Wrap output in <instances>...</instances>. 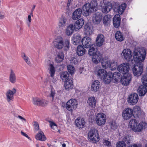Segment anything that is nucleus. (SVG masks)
Masks as SVG:
<instances>
[{"mask_svg": "<svg viewBox=\"0 0 147 147\" xmlns=\"http://www.w3.org/2000/svg\"><path fill=\"white\" fill-rule=\"evenodd\" d=\"M138 91L139 95L140 96H144L147 92V86L141 85L138 88Z\"/></svg>", "mask_w": 147, "mask_h": 147, "instance_id": "obj_31", "label": "nucleus"}, {"mask_svg": "<svg viewBox=\"0 0 147 147\" xmlns=\"http://www.w3.org/2000/svg\"><path fill=\"white\" fill-rule=\"evenodd\" d=\"M82 42L84 47L86 48H88L94 45L92 43L91 38L88 37H84L82 39Z\"/></svg>", "mask_w": 147, "mask_h": 147, "instance_id": "obj_19", "label": "nucleus"}, {"mask_svg": "<svg viewBox=\"0 0 147 147\" xmlns=\"http://www.w3.org/2000/svg\"><path fill=\"white\" fill-rule=\"evenodd\" d=\"M64 58V55L63 52H60L58 53L56 55L55 61L57 63L62 61Z\"/></svg>", "mask_w": 147, "mask_h": 147, "instance_id": "obj_33", "label": "nucleus"}, {"mask_svg": "<svg viewBox=\"0 0 147 147\" xmlns=\"http://www.w3.org/2000/svg\"><path fill=\"white\" fill-rule=\"evenodd\" d=\"M86 51V50L82 45H80L78 46L76 52L78 56L83 55L85 53Z\"/></svg>", "mask_w": 147, "mask_h": 147, "instance_id": "obj_34", "label": "nucleus"}, {"mask_svg": "<svg viewBox=\"0 0 147 147\" xmlns=\"http://www.w3.org/2000/svg\"><path fill=\"white\" fill-rule=\"evenodd\" d=\"M129 147H141V145L140 144H134L130 146H129Z\"/></svg>", "mask_w": 147, "mask_h": 147, "instance_id": "obj_59", "label": "nucleus"}, {"mask_svg": "<svg viewBox=\"0 0 147 147\" xmlns=\"http://www.w3.org/2000/svg\"><path fill=\"white\" fill-rule=\"evenodd\" d=\"M67 69L69 73L71 75L73 74L75 72L74 67L70 65L67 66Z\"/></svg>", "mask_w": 147, "mask_h": 147, "instance_id": "obj_49", "label": "nucleus"}, {"mask_svg": "<svg viewBox=\"0 0 147 147\" xmlns=\"http://www.w3.org/2000/svg\"><path fill=\"white\" fill-rule=\"evenodd\" d=\"M21 56L24 60L26 62V63L29 65H31V63L30 61L29 58L24 53L22 54Z\"/></svg>", "mask_w": 147, "mask_h": 147, "instance_id": "obj_45", "label": "nucleus"}, {"mask_svg": "<svg viewBox=\"0 0 147 147\" xmlns=\"http://www.w3.org/2000/svg\"><path fill=\"white\" fill-rule=\"evenodd\" d=\"M49 73L51 74V76L53 77L55 74V68L53 64H49Z\"/></svg>", "mask_w": 147, "mask_h": 147, "instance_id": "obj_44", "label": "nucleus"}, {"mask_svg": "<svg viewBox=\"0 0 147 147\" xmlns=\"http://www.w3.org/2000/svg\"><path fill=\"white\" fill-rule=\"evenodd\" d=\"M116 147H126V145L122 142H119L116 144Z\"/></svg>", "mask_w": 147, "mask_h": 147, "instance_id": "obj_55", "label": "nucleus"}, {"mask_svg": "<svg viewBox=\"0 0 147 147\" xmlns=\"http://www.w3.org/2000/svg\"><path fill=\"white\" fill-rule=\"evenodd\" d=\"M72 1H70V0H68V3L67 5V7H69V6H70L71 2H72Z\"/></svg>", "mask_w": 147, "mask_h": 147, "instance_id": "obj_63", "label": "nucleus"}, {"mask_svg": "<svg viewBox=\"0 0 147 147\" xmlns=\"http://www.w3.org/2000/svg\"><path fill=\"white\" fill-rule=\"evenodd\" d=\"M117 69L121 73L124 74H127L129 69V64L127 63H123L119 66Z\"/></svg>", "mask_w": 147, "mask_h": 147, "instance_id": "obj_12", "label": "nucleus"}, {"mask_svg": "<svg viewBox=\"0 0 147 147\" xmlns=\"http://www.w3.org/2000/svg\"><path fill=\"white\" fill-rule=\"evenodd\" d=\"M5 17L4 14L0 12V20L3 19Z\"/></svg>", "mask_w": 147, "mask_h": 147, "instance_id": "obj_62", "label": "nucleus"}, {"mask_svg": "<svg viewBox=\"0 0 147 147\" xmlns=\"http://www.w3.org/2000/svg\"><path fill=\"white\" fill-rule=\"evenodd\" d=\"M73 87V79L72 78H69L65 82V88L67 90H69L72 89Z\"/></svg>", "mask_w": 147, "mask_h": 147, "instance_id": "obj_21", "label": "nucleus"}, {"mask_svg": "<svg viewBox=\"0 0 147 147\" xmlns=\"http://www.w3.org/2000/svg\"><path fill=\"white\" fill-rule=\"evenodd\" d=\"M100 86L99 81L98 80H96L93 82L91 90L92 91L96 92L99 89Z\"/></svg>", "mask_w": 147, "mask_h": 147, "instance_id": "obj_28", "label": "nucleus"}, {"mask_svg": "<svg viewBox=\"0 0 147 147\" xmlns=\"http://www.w3.org/2000/svg\"><path fill=\"white\" fill-rule=\"evenodd\" d=\"M88 54L92 56V61L96 64H98L100 61L102 57V54L99 51H97L96 46L95 45H92L90 47Z\"/></svg>", "mask_w": 147, "mask_h": 147, "instance_id": "obj_2", "label": "nucleus"}, {"mask_svg": "<svg viewBox=\"0 0 147 147\" xmlns=\"http://www.w3.org/2000/svg\"><path fill=\"white\" fill-rule=\"evenodd\" d=\"M141 123H142L143 126V128L144 127V128H147V123L145 122H141Z\"/></svg>", "mask_w": 147, "mask_h": 147, "instance_id": "obj_61", "label": "nucleus"}, {"mask_svg": "<svg viewBox=\"0 0 147 147\" xmlns=\"http://www.w3.org/2000/svg\"><path fill=\"white\" fill-rule=\"evenodd\" d=\"M35 138L38 140L45 141L46 140V138L43 133L42 131H40L36 136Z\"/></svg>", "mask_w": 147, "mask_h": 147, "instance_id": "obj_37", "label": "nucleus"}, {"mask_svg": "<svg viewBox=\"0 0 147 147\" xmlns=\"http://www.w3.org/2000/svg\"><path fill=\"white\" fill-rule=\"evenodd\" d=\"M70 63L72 64L76 65L78 63V61L76 58L75 57L72 58L70 60Z\"/></svg>", "mask_w": 147, "mask_h": 147, "instance_id": "obj_56", "label": "nucleus"}, {"mask_svg": "<svg viewBox=\"0 0 147 147\" xmlns=\"http://www.w3.org/2000/svg\"><path fill=\"white\" fill-rule=\"evenodd\" d=\"M111 17L110 15H107L105 16L103 19V23L106 26H108L110 22Z\"/></svg>", "mask_w": 147, "mask_h": 147, "instance_id": "obj_42", "label": "nucleus"}, {"mask_svg": "<svg viewBox=\"0 0 147 147\" xmlns=\"http://www.w3.org/2000/svg\"><path fill=\"white\" fill-rule=\"evenodd\" d=\"M142 80L143 85L147 86V74L143 75L142 78Z\"/></svg>", "mask_w": 147, "mask_h": 147, "instance_id": "obj_51", "label": "nucleus"}, {"mask_svg": "<svg viewBox=\"0 0 147 147\" xmlns=\"http://www.w3.org/2000/svg\"><path fill=\"white\" fill-rule=\"evenodd\" d=\"M139 98L138 95L134 93L130 94L128 98V101L130 105H135L138 102Z\"/></svg>", "mask_w": 147, "mask_h": 147, "instance_id": "obj_16", "label": "nucleus"}, {"mask_svg": "<svg viewBox=\"0 0 147 147\" xmlns=\"http://www.w3.org/2000/svg\"><path fill=\"white\" fill-rule=\"evenodd\" d=\"M55 94V90H51L49 97L51 98V100L52 101L54 100Z\"/></svg>", "mask_w": 147, "mask_h": 147, "instance_id": "obj_53", "label": "nucleus"}, {"mask_svg": "<svg viewBox=\"0 0 147 147\" xmlns=\"http://www.w3.org/2000/svg\"><path fill=\"white\" fill-rule=\"evenodd\" d=\"M126 7L125 3L121 4L117 7V10L119 14H121L123 12Z\"/></svg>", "mask_w": 147, "mask_h": 147, "instance_id": "obj_39", "label": "nucleus"}, {"mask_svg": "<svg viewBox=\"0 0 147 147\" xmlns=\"http://www.w3.org/2000/svg\"><path fill=\"white\" fill-rule=\"evenodd\" d=\"M107 71L104 69H98L97 71L96 75L101 80L104 78L105 75L107 74Z\"/></svg>", "mask_w": 147, "mask_h": 147, "instance_id": "obj_30", "label": "nucleus"}, {"mask_svg": "<svg viewBox=\"0 0 147 147\" xmlns=\"http://www.w3.org/2000/svg\"><path fill=\"white\" fill-rule=\"evenodd\" d=\"M98 5L96 0H93L90 3H88L85 4L83 7V10L84 11V15L88 16L89 14L94 11V9L96 10V7Z\"/></svg>", "mask_w": 147, "mask_h": 147, "instance_id": "obj_4", "label": "nucleus"}, {"mask_svg": "<svg viewBox=\"0 0 147 147\" xmlns=\"http://www.w3.org/2000/svg\"><path fill=\"white\" fill-rule=\"evenodd\" d=\"M111 129H115L117 128V123L114 121L111 122L110 125Z\"/></svg>", "mask_w": 147, "mask_h": 147, "instance_id": "obj_52", "label": "nucleus"}, {"mask_svg": "<svg viewBox=\"0 0 147 147\" xmlns=\"http://www.w3.org/2000/svg\"><path fill=\"white\" fill-rule=\"evenodd\" d=\"M122 77L121 74L118 72H115L113 74V78L116 82H118L119 80L121 81Z\"/></svg>", "mask_w": 147, "mask_h": 147, "instance_id": "obj_41", "label": "nucleus"}, {"mask_svg": "<svg viewBox=\"0 0 147 147\" xmlns=\"http://www.w3.org/2000/svg\"><path fill=\"white\" fill-rule=\"evenodd\" d=\"M75 28L73 24H70L68 26L66 29V33L67 35L69 36L71 35L73 32Z\"/></svg>", "mask_w": 147, "mask_h": 147, "instance_id": "obj_36", "label": "nucleus"}, {"mask_svg": "<svg viewBox=\"0 0 147 147\" xmlns=\"http://www.w3.org/2000/svg\"><path fill=\"white\" fill-rule=\"evenodd\" d=\"M129 125L132 130L135 132H139L143 129L142 123H140L137 125V121L135 119H131L129 122Z\"/></svg>", "mask_w": 147, "mask_h": 147, "instance_id": "obj_6", "label": "nucleus"}, {"mask_svg": "<svg viewBox=\"0 0 147 147\" xmlns=\"http://www.w3.org/2000/svg\"><path fill=\"white\" fill-rule=\"evenodd\" d=\"M54 46L58 49H61L63 47L65 50H67L69 47V41L68 39L65 40L64 42L63 38L58 37L55 38L53 42Z\"/></svg>", "mask_w": 147, "mask_h": 147, "instance_id": "obj_3", "label": "nucleus"}, {"mask_svg": "<svg viewBox=\"0 0 147 147\" xmlns=\"http://www.w3.org/2000/svg\"><path fill=\"white\" fill-rule=\"evenodd\" d=\"M104 78L102 80L104 81L105 83L109 84L111 81L113 79V73L109 71L105 75Z\"/></svg>", "mask_w": 147, "mask_h": 147, "instance_id": "obj_27", "label": "nucleus"}, {"mask_svg": "<svg viewBox=\"0 0 147 147\" xmlns=\"http://www.w3.org/2000/svg\"><path fill=\"white\" fill-rule=\"evenodd\" d=\"M16 90L13 88L12 90H9L6 92L5 95L7 101L9 102L13 101L14 99V95L16 93Z\"/></svg>", "mask_w": 147, "mask_h": 147, "instance_id": "obj_13", "label": "nucleus"}, {"mask_svg": "<svg viewBox=\"0 0 147 147\" xmlns=\"http://www.w3.org/2000/svg\"><path fill=\"white\" fill-rule=\"evenodd\" d=\"M105 1L101 2V6L102 7V11L103 13H107L112 8V5L110 3H107L104 2Z\"/></svg>", "mask_w": 147, "mask_h": 147, "instance_id": "obj_14", "label": "nucleus"}, {"mask_svg": "<svg viewBox=\"0 0 147 147\" xmlns=\"http://www.w3.org/2000/svg\"><path fill=\"white\" fill-rule=\"evenodd\" d=\"M84 32L87 35H90L92 34L93 28L92 26L89 24H86L84 26Z\"/></svg>", "mask_w": 147, "mask_h": 147, "instance_id": "obj_32", "label": "nucleus"}, {"mask_svg": "<svg viewBox=\"0 0 147 147\" xmlns=\"http://www.w3.org/2000/svg\"><path fill=\"white\" fill-rule=\"evenodd\" d=\"M84 21L82 18L78 19L75 23L74 27L75 30H77L80 29L82 27L84 24Z\"/></svg>", "mask_w": 147, "mask_h": 147, "instance_id": "obj_23", "label": "nucleus"}, {"mask_svg": "<svg viewBox=\"0 0 147 147\" xmlns=\"http://www.w3.org/2000/svg\"><path fill=\"white\" fill-rule=\"evenodd\" d=\"M67 19L64 17H62L60 19L58 23V26L59 27H63L66 24Z\"/></svg>", "mask_w": 147, "mask_h": 147, "instance_id": "obj_40", "label": "nucleus"}, {"mask_svg": "<svg viewBox=\"0 0 147 147\" xmlns=\"http://www.w3.org/2000/svg\"><path fill=\"white\" fill-rule=\"evenodd\" d=\"M133 110L130 108H125L122 112V116L123 119L127 120L131 118L133 115Z\"/></svg>", "mask_w": 147, "mask_h": 147, "instance_id": "obj_11", "label": "nucleus"}, {"mask_svg": "<svg viewBox=\"0 0 147 147\" xmlns=\"http://www.w3.org/2000/svg\"><path fill=\"white\" fill-rule=\"evenodd\" d=\"M50 123V125L51 128L55 131H56L57 130V126L53 122L49 121Z\"/></svg>", "mask_w": 147, "mask_h": 147, "instance_id": "obj_50", "label": "nucleus"}, {"mask_svg": "<svg viewBox=\"0 0 147 147\" xmlns=\"http://www.w3.org/2000/svg\"><path fill=\"white\" fill-rule=\"evenodd\" d=\"M34 125L35 126V129L38 130L39 129V125L38 124V123L34 121Z\"/></svg>", "mask_w": 147, "mask_h": 147, "instance_id": "obj_58", "label": "nucleus"}, {"mask_svg": "<svg viewBox=\"0 0 147 147\" xmlns=\"http://www.w3.org/2000/svg\"><path fill=\"white\" fill-rule=\"evenodd\" d=\"M133 115L135 118L141 117L142 112L140 108L138 106H135L133 109Z\"/></svg>", "mask_w": 147, "mask_h": 147, "instance_id": "obj_24", "label": "nucleus"}, {"mask_svg": "<svg viewBox=\"0 0 147 147\" xmlns=\"http://www.w3.org/2000/svg\"><path fill=\"white\" fill-rule=\"evenodd\" d=\"M115 36L116 40L119 41H123L124 39L122 33L119 31L116 32Z\"/></svg>", "mask_w": 147, "mask_h": 147, "instance_id": "obj_38", "label": "nucleus"}, {"mask_svg": "<svg viewBox=\"0 0 147 147\" xmlns=\"http://www.w3.org/2000/svg\"><path fill=\"white\" fill-rule=\"evenodd\" d=\"M18 117L20 119H22L25 121H26V119L25 118L20 115H18Z\"/></svg>", "mask_w": 147, "mask_h": 147, "instance_id": "obj_64", "label": "nucleus"}, {"mask_svg": "<svg viewBox=\"0 0 147 147\" xmlns=\"http://www.w3.org/2000/svg\"><path fill=\"white\" fill-rule=\"evenodd\" d=\"M21 134L23 136H25L28 139L30 140V138L28 136V135L26 134L23 132L22 131H21Z\"/></svg>", "mask_w": 147, "mask_h": 147, "instance_id": "obj_60", "label": "nucleus"}, {"mask_svg": "<svg viewBox=\"0 0 147 147\" xmlns=\"http://www.w3.org/2000/svg\"><path fill=\"white\" fill-rule=\"evenodd\" d=\"M132 68L133 73L135 76H139L142 73L143 70V64L137 63Z\"/></svg>", "mask_w": 147, "mask_h": 147, "instance_id": "obj_7", "label": "nucleus"}, {"mask_svg": "<svg viewBox=\"0 0 147 147\" xmlns=\"http://www.w3.org/2000/svg\"><path fill=\"white\" fill-rule=\"evenodd\" d=\"M78 103L76 100L72 98L69 100L66 103L65 106L67 109L69 111H72L77 107Z\"/></svg>", "mask_w": 147, "mask_h": 147, "instance_id": "obj_8", "label": "nucleus"}, {"mask_svg": "<svg viewBox=\"0 0 147 147\" xmlns=\"http://www.w3.org/2000/svg\"><path fill=\"white\" fill-rule=\"evenodd\" d=\"M16 76L15 72L13 69H11L9 76V82L12 84H14L16 82Z\"/></svg>", "mask_w": 147, "mask_h": 147, "instance_id": "obj_25", "label": "nucleus"}, {"mask_svg": "<svg viewBox=\"0 0 147 147\" xmlns=\"http://www.w3.org/2000/svg\"><path fill=\"white\" fill-rule=\"evenodd\" d=\"M117 64L116 61H112L110 62V68H109L111 70H114L117 68Z\"/></svg>", "mask_w": 147, "mask_h": 147, "instance_id": "obj_47", "label": "nucleus"}, {"mask_svg": "<svg viewBox=\"0 0 147 147\" xmlns=\"http://www.w3.org/2000/svg\"><path fill=\"white\" fill-rule=\"evenodd\" d=\"M96 120L98 125H103L105 124L106 121L105 115L103 113H98L96 115Z\"/></svg>", "mask_w": 147, "mask_h": 147, "instance_id": "obj_9", "label": "nucleus"}, {"mask_svg": "<svg viewBox=\"0 0 147 147\" xmlns=\"http://www.w3.org/2000/svg\"><path fill=\"white\" fill-rule=\"evenodd\" d=\"M131 137H129V136H126L123 138V141H120L122 142V143L125 144V145L129 143L130 142Z\"/></svg>", "mask_w": 147, "mask_h": 147, "instance_id": "obj_48", "label": "nucleus"}, {"mask_svg": "<svg viewBox=\"0 0 147 147\" xmlns=\"http://www.w3.org/2000/svg\"><path fill=\"white\" fill-rule=\"evenodd\" d=\"M121 55L124 59L129 61L131 59L132 54L131 50L126 49L123 50Z\"/></svg>", "mask_w": 147, "mask_h": 147, "instance_id": "obj_10", "label": "nucleus"}, {"mask_svg": "<svg viewBox=\"0 0 147 147\" xmlns=\"http://www.w3.org/2000/svg\"><path fill=\"white\" fill-rule=\"evenodd\" d=\"M120 17L119 14L116 15L113 18V25L116 28H118L120 24Z\"/></svg>", "mask_w": 147, "mask_h": 147, "instance_id": "obj_29", "label": "nucleus"}, {"mask_svg": "<svg viewBox=\"0 0 147 147\" xmlns=\"http://www.w3.org/2000/svg\"><path fill=\"white\" fill-rule=\"evenodd\" d=\"M102 18V15L100 13H96L94 15L92 21L94 24L97 25L100 23Z\"/></svg>", "mask_w": 147, "mask_h": 147, "instance_id": "obj_18", "label": "nucleus"}, {"mask_svg": "<svg viewBox=\"0 0 147 147\" xmlns=\"http://www.w3.org/2000/svg\"><path fill=\"white\" fill-rule=\"evenodd\" d=\"M102 67L107 69L110 68V61H103L101 62Z\"/></svg>", "mask_w": 147, "mask_h": 147, "instance_id": "obj_43", "label": "nucleus"}, {"mask_svg": "<svg viewBox=\"0 0 147 147\" xmlns=\"http://www.w3.org/2000/svg\"><path fill=\"white\" fill-rule=\"evenodd\" d=\"M131 79V75L128 73L124 74L121 78V82L122 85H128L130 83Z\"/></svg>", "mask_w": 147, "mask_h": 147, "instance_id": "obj_15", "label": "nucleus"}, {"mask_svg": "<svg viewBox=\"0 0 147 147\" xmlns=\"http://www.w3.org/2000/svg\"><path fill=\"white\" fill-rule=\"evenodd\" d=\"M134 59L136 63H142L145 59L146 51L143 47L136 48L134 52Z\"/></svg>", "mask_w": 147, "mask_h": 147, "instance_id": "obj_1", "label": "nucleus"}, {"mask_svg": "<svg viewBox=\"0 0 147 147\" xmlns=\"http://www.w3.org/2000/svg\"><path fill=\"white\" fill-rule=\"evenodd\" d=\"M28 22H27V24L28 26L29 27L30 24V23L32 21V19L31 18V16L30 15H28Z\"/></svg>", "mask_w": 147, "mask_h": 147, "instance_id": "obj_57", "label": "nucleus"}, {"mask_svg": "<svg viewBox=\"0 0 147 147\" xmlns=\"http://www.w3.org/2000/svg\"><path fill=\"white\" fill-rule=\"evenodd\" d=\"M82 13V10L81 8H78L76 9L73 12L72 16V19L74 20L79 18L81 16Z\"/></svg>", "mask_w": 147, "mask_h": 147, "instance_id": "obj_22", "label": "nucleus"}, {"mask_svg": "<svg viewBox=\"0 0 147 147\" xmlns=\"http://www.w3.org/2000/svg\"><path fill=\"white\" fill-rule=\"evenodd\" d=\"M104 37L102 34L99 35L97 37L96 41V45L98 47H100L102 46L104 42Z\"/></svg>", "mask_w": 147, "mask_h": 147, "instance_id": "obj_26", "label": "nucleus"}, {"mask_svg": "<svg viewBox=\"0 0 147 147\" xmlns=\"http://www.w3.org/2000/svg\"><path fill=\"white\" fill-rule=\"evenodd\" d=\"M76 125L78 128L81 129L83 128L86 123L84 119L82 117L78 118L75 121Z\"/></svg>", "mask_w": 147, "mask_h": 147, "instance_id": "obj_20", "label": "nucleus"}, {"mask_svg": "<svg viewBox=\"0 0 147 147\" xmlns=\"http://www.w3.org/2000/svg\"><path fill=\"white\" fill-rule=\"evenodd\" d=\"M32 102L35 105L44 106L48 103V101L44 99L41 100L37 98H33Z\"/></svg>", "mask_w": 147, "mask_h": 147, "instance_id": "obj_17", "label": "nucleus"}, {"mask_svg": "<svg viewBox=\"0 0 147 147\" xmlns=\"http://www.w3.org/2000/svg\"><path fill=\"white\" fill-rule=\"evenodd\" d=\"M69 76V74L67 71L63 72L60 75V77L63 80L66 81Z\"/></svg>", "mask_w": 147, "mask_h": 147, "instance_id": "obj_46", "label": "nucleus"}, {"mask_svg": "<svg viewBox=\"0 0 147 147\" xmlns=\"http://www.w3.org/2000/svg\"><path fill=\"white\" fill-rule=\"evenodd\" d=\"M87 103L89 106L94 108L96 105V101L95 98L94 97H92L88 98Z\"/></svg>", "mask_w": 147, "mask_h": 147, "instance_id": "obj_35", "label": "nucleus"}, {"mask_svg": "<svg viewBox=\"0 0 147 147\" xmlns=\"http://www.w3.org/2000/svg\"><path fill=\"white\" fill-rule=\"evenodd\" d=\"M89 140L92 142L96 143L100 140V137L98 130L94 128L90 130L88 133Z\"/></svg>", "mask_w": 147, "mask_h": 147, "instance_id": "obj_5", "label": "nucleus"}, {"mask_svg": "<svg viewBox=\"0 0 147 147\" xmlns=\"http://www.w3.org/2000/svg\"><path fill=\"white\" fill-rule=\"evenodd\" d=\"M103 143L104 144L108 147H110L111 146V144L110 141L107 140H103Z\"/></svg>", "mask_w": 147, "mask_h": 147, "instance_id": "obj_54", "label": "nucleus"}]
</instances>
